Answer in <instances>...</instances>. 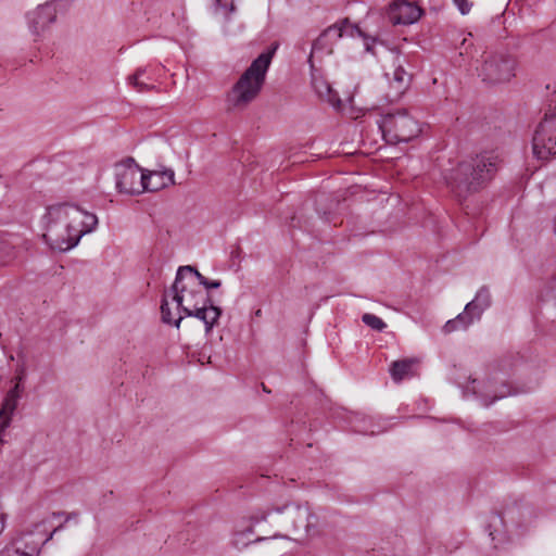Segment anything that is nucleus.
I'll list each match as a JSON object with an SVG mask.
<instances>
[{"label": "nucleus", "instance_id": "nucleus-1", "mask_svg": "<svg viewBox=\"0 0 556 556\" xmlns=\"http://www.w3.org/2000/svg\"><path fill=\"white\" fill-rule=\"evenodd\" d=\"M42 239L53 251L66 252L75 248L80 239L98 225V218L77 205L53 204L41 217Z\"/></svg>", "mask_w": 556, "mask_h": 556}, {"label": "nucleus", "instance_id": "nucleus-2", "mask_svg": "<svg viewBox=\"0 0 556 556\" xmlns=\"http://www.w3.org/2000/svg\"><path fill=\"white\" fill-rule=\"evenodd\" d=\"M200 273L191 266L178 269L173 285V302L176 308H181L187 316L202 320L205 331L210 332L220 317L222 309L213 305L205 288L199 280Z\"/></svg>", "mask_w": 556, "mask_h": 556}, {"label": "nucleus", "instance_id": "nucleus-3", "mask_svg": "<svg viewBox=\"0 0 556 556\" xmlns=\"http://www.w3.org/2000/svg\"><path fill=\"white\" fill-rule=\"evenodd\" d=\"M498 157L484 152L469 161L460 162L445 177L446 184L458 197L478 191L497 170Z\"/></svg>", "mask_w": 556, "mask_h": 556}, {"label": "nucleus", "instance_id": "nucleus-4", "mask_svg": "<svg viewBox=\"0 0 556 556\" xmlns=\"http://www.w3.org/2000/svg\"><path fill=\"white\" fill-rule=\"evenodd\" d=\"M274 51L260 54L240 76L227 93L226 102L229 109L247 108L260 93L266 73L271 62Z\"/></svg>", "mask_w": 556, "mask_h": 556}, {"label": "nucleus", "instance_id": "nucleus-5", "mask_svg": "<svg viewBox=\"0 0 556 556\" xmlns=\"http://www.w3.org/2000/svg\"><path fill=\"white\" fill-rule=\"evenodd\" d=\"M47 520V517L29 515L22 530L0 552V556H39L41 546L52 539L55 531H50Z\"/></svg>", "mask_w": 556, "mask_h": 556}, {"label": "nucleus", "instance_id": "nucleus-6", "mask_svg": "<svg viewBox=\"0 0 556 556\" xmlns=\"http://www.w3.org/2000/svg\"><path fill=\"white\" fill-rule=\"evenodd\" d=\"M379 128L390 144L408 142L421 132L420 123L407 110L387 113L382 116Z\"/></svg>", "mask_w": 556, "mask_h": 556}, {"label": "nucleus", "instance_id": "nucleus-7", "mask_svg": "<svg viewBox=\"0 0 556 556\" xmlns=\"http://www.w3.org/2000/svg\"><path fill=\"white\" fill-rule=\"evenodd\" d=\"M516 59L507 53H490L483 56L477 67L482 81L495 85L509 81L516 74Z\"/></svg>", "mask_w": 556, "mask_h": 556}, {"label": "nucleus", "instance_id": "nucleus-8", "mask_svg": "<svg viewBox=\"0 0 556 556\" xmlns=\"http://www.w3.org/2000/svg\"><path fill=\"white\" fill-rule=\"evenodd\" d=\"M532 155L547 161L556 155V108L546 113L536 126L532 137Z\"/></svg>", "mask_w": 556, "mask_h": 556}, {"label": "nucleus", "instance_id": "nucleus-9", "mask_svg": "<svg viewBox=\"0 0 556 556\" xmlns=\"http://www.w3.org/2000/svg\"><path fill=\"white\" fill-rule=\"evenodd\" d=\"M344 36L364 37L366 50L369 52L371 51V46L368 42L369 38L364 36L361 28L349 23L348 21H343L340 24L329 26L318 36V38L313 42L309 60L315 53H332L333 45L338 41V39Z\"/></svg>", "mask_w": 556, "mask_h": 556}, {"label": "nucleus", "instance_id": "nucleus-10", "mask_svg": "<svg viewBox=\"0 0 556 556\" xmlns=\"http://www.w3.org/2000/svg\"><path fill=\"white\" fill-rule=\"evenodd\" d=\"M116 188L122 193L140 194L143 192V169L128 157L115 165Z\"/></svg>", "mask_w": 556, "mask_h": 556}, {"label": "nucleus", "instance_id": "nucleus-11", "mask_svg": "<svg viewBox=\"0 0 556 556\" xmlns=\"http://www.w3.org/2000/svg\"><path fill=\"white\" fill-rule=\"evenodd\" d=\"M490 305V293L485 289L478 291L475 300L469 302L464 313L459 314L455 319L448 320L443 330L446 333L458 329H466L475 318H479L482 311Z\"/></svg>", "mask_w": 556, "mask_h": 556}, {"label": "nucleus", "instance_id": "nucleus-12", "mask_svg": "<svg viewBox=\"0 0 556 556\" xmlns=\"http://www.w3.org/2000/svg\"><path fill=\"white\" fill-rule=\"evenodd\" d=\"M285 511L293 523L295 532L303 530L306 536H314L317 534L318 518L311 513L308 506L301 505H287Z\"/></svg>", "mask_w": 556, "mask_h": 556}, {"label": "nucleus", "instance_id": "nucleus-13", "mask_svg": "<svg viewBox=\"0 0 556 556\" xmlns=\"http://www.w3.org/2000/svg\"><path fill=\"white\" fill-rule=\"evenodd\" d=\"M422 10L407 0H395L388 10V18L393 25L413 24L420 18Z\"/></svg>", "mask_w": 556, "mask_h": 556}, {"label": "nucleus", "instance_id": "nucleus-14", "mask_svg": "<svg viewBox=\"0 0 556 556\" xmlns=\"http://www.w3.org/2000/svg\"><path fill=\"white\" fill-rule=\"evenodd\" d=\"M56 17L55 7L50 3L37 7L27 14L29 28L34 35L39 36L54 22Z\"/></svg>", "mask_w": 556, "mask_h": 556}, {"label": "nucleus", "instance_id": "nucleus-15", "mask_svg": "<svg viewBox=\"0 0 556 556\" xmlns=\"http://www.w3.org/2000/svg\"><path fill=\"white\" fill-rule=\"evenodd\" d=\"M173 184L174 172L172 169L143 170V192H155Z\"/></svg>", "mask_w": 556, "mask_h": 556}, {"label": "nucleus", "instance_id": "nucleus-16", "mask_svg": "<svg viewBox=\"0 0 556 556\" xmlns=\"http://www.w3.org/2000/svg\"><path fill=\"white\" fill-rule=\"evenodd\" d=\"M471 384H472L471 387L468 386L466 388L467 391H471L473 394H479L481 396V399L483 400L485 406H489L494 401L505 397L506 395L510 394V392L508 391L506 386L502 387L505 390L497 392L494 389V384L491 382H488V384L484 386V389H485L484 391H482L480 389V382H478L476 379H473L471 381Z\"/></svg>", "mask_w": 556, "mask_h": 556}, {"label": "nucleus", "instance_id": "nucleus-17", "mask_svg": "<svg viewBox=\"0 0 556 556\" xmlns=\"http://www.w3.org/2000/svg\"><path fill=\"white\" fill-rule=\"evenodd\" d=\"M412 75L397 63L390 79L391 88L394 89L393 98L401 97L410 84Z\"/></svg>", "mask_w": 556, "mask_h": 556}, {"label": "nucleus", "instance_id": "nucleus-18", "mask_svg": "<svg viewBox=\"0 0 556 556\" xmlns=\"http://www.w3.org/2000/svg\"><path fill=\"white\" fill-rule=\"evenodd\" d=\"M417 363L418 361L416 358H404L393 362L390 368L392 379L400 382L403 379L413 376V368Z\"/></svg>", "mask_w": 556, "mask_h": 556}, {"label": "nucleus", "instance_id": "nucleus-19", "mask_svg": "<svg viewBox=\"0 0 556 556\" xmlns=\"http://www.w3.org/2000/svg\"><path fill=\"white\" fill-rule=\"evenodd\" d=\"M313 86L316 92L318 93L319 98L326 100L332 105H337L340 103V98L337 91H334L331 85L324 78L314 77Z\"/></svg>", "mask_w": 556, "mask_h": 556}, {"label": "nucleus", "instance_id": "nucleus-20", "mask_svg": "<svg viewBox=\"0 0 556 556\" xmlns=\"http://www.w3.org/2000/svg\"><path fill=\"white\" fill-rule=\"evenodd\" d=\"M253 526L252 525H241L237 526L235 534H233V543L236 547L243 548L248 546L251 542H258L264 540L263 538H255Z\"/></svg>", "mask_w": 556, "mask_h": 556}, {"label": "nucleus", "instance_id": "nucleus-21", "mask_svg": "<svg viewBox=\"0 0 556 556\" xmlns=\"http://www.w3.org/2000/svg\"><path fill=\"white\" fill-rule=\"evenodd\" d=\"M147 75V68H138L131 76L128 77L129 85H131L137 91L143 92L149 91L153 88L148 80H151L150 77H147V80L143 77Z\"/></svg>", "mask_w": 556, "mask_h": 556}, {"label": "nucleus", "instance_id": "nucleus-22", "mask_svg": "<svg viewBox=\"0 0 556 556\" xmlns=\"http://www.w3.org/2000/svg\"><path fill=\"white\" fill-rule=\"evenodd\" d=\"M18 397H16L13 393H7L2 406L0 408V413L4 416H8L12 419V416L17 407Z\"/></svg>", "mask_w": 556, "mask_h": 556}, {"label": "nucleus", "instance_id": "nucleus-23", "mask_svg": "<svg viewBox=\"0 0 556 556\" xmlns=\"http://www.w3.org/2000/svg\"><path fill=\"white\" fill-rule=\"evenodd\" d=\"M161 314H162V320L169 325H175L177 328L179 327L182 317L179 316L178 318H174L173 313L169 307V302L167 301L166 296H164L161 305Z\"/></svg>", "mask_w": 556, "mask_h": 556}, {"label": "nucleus", "instance_id": "nucleus-24", "mask_svg": "<svg viewBox=\"0 0 556 556\" xmlns=\"http://www.w3.org/2000/svg\"><path fill=\"white\" fill-rule=\"evenodd\" d=\"M362 320L365 325L377 331H382L387 327V324L380 317L370 313L364 314Z\"/></svg>", "mask_w": 556, "mask_h": 556}, {"label": "nucleus", "instance_id": "nucleus-25", "mask_svg": "<svg viewBox=\"0 0 556 556\" xmlns=\"http://www.w3.org/2000/svg\"><path fill=\"white\" fill-rule=\"evenodd\" d=\"M453 2L463 15L468 14L471 11L473 4L469 0H453Z\"/></svg>", "mask_w": 556, "mask_h": 556}, {"label": "nucleus", "instance_id": "nucleus-26", "mask_svg": "<svg viewBox=\"0 0 556 556\" xmlns=\"http://www.w3.org/2000/svg\"><path fill=\"white\" fill-rule=\"evenodd\" d=\"M199 280H201V286L205 288V291L208 292V289L220 287L219 280H208L203 275L200 274Z\"/></svg>", "mask_w": 556, "mask_h": 556}, {"label": "nucleus", "instance_id": "nucleus-27", "mask_svg": "<svg viewBox=\"0 0 556 556\" xmlns=\"http://www.w3.org/2000/svg\"><path fill=\"white\" fill-rule=\"evenodd\" d=\"M11 418L8 417V416H3L1 413H0V445L2 444L3 440H2V435H3V432L4 430L10 426L11 424Z\"/></svg>", "mask_w": 556, "mask_h": 556}, {"label": "nucleus", "instance_id": "nucleus-28", "mask_svg": "<svg viewBox=\"0 0 556 556\" xmlns=\"http://www.w3.org/2000/svg\"><path fill=\"white\" fill-rule=\"evenodd\" d=\"M546 298H556V278H553L546 287Z\"/></svg>", "mask_w": 556, "mask_h": 556}, {"label": "nucleus", "instance_id": "nucleus-29", "mask_svg": "<svg viewBox=\"0 0 556 556\" xmlns=\"http://www.w3.org/2000/svg\"><path fill=\"white\" fill-rule=\"evenodd\" d=\"M26 376V369H25V366L22 365V366H18L17 369H16V376L14 378V381L16 382H23L24 378Z\"/></svg>", "mask_w": 556, "mask_h": 556}, {"label": "nucleus", "instance_id": "nucleus-30", "mask_svg": "<svg viewBox=\"0 0 556 556\" xmlns=\"http://www.w3.org/2000/svg\"><path fill=\"white\" fill-rule=\"evenodd\" d=\"M22 392H23V386H22V382H16V381H15L14 387H13L11 390H9V392H8V393H13V394H15V395H16V397H18V399H20V397H21Z\"/></svg>", "mask_w": 556, "mask_h": 556}, {"label": "nucleus", "instance_id": "nucleus-31", "mask_svg": "<svg viewBox=\"0 0 556 556\" xmlns=\"http://www.w3.org/2000/svg\"><path fill=\"white\" fill-rule=\"evenodd\" d=\"M215 1H216V4L219 7L225 8V9L229 8L230 12L235 11V5L232 2L228 3L227 0H215Z\"/></svg>", "mask_w": 556, "mask_h": 556}, {"label": "nucleus", "instance_id": "nucleus-32", "mask_svg": "<svg viewBox=\"0 0 556 556\" xmlns=\"http://www.w3.org/2000/svg\"><path fill=\"white\" fill-rule=\"evenodd\" d=\"M7 515L0 509V534L3 532L5 527Z\"/></svg>", "mask_w": 556, "mask_h": 556}, {"label": "nucleus", "instance_id": "nucleus-33", "mask_svg": "<svg viewBox=\"0 0 556 556\" xmlns=\"http://www.w3.org/2000/svg\"><path fill=\"white\" fill-rule=\"evenodd\" d=\"M467 42H468V40L466 38H464L463 41H462V45H460V52H459L460 55L464 54L463 50H465V53H468V47H470L471 43L469 42L467 45Z\"/></svg>", "mask_w": 556, "mask_h": 556}, {"label": "nucleus", "instance_id": "nucleus-34", "mask_svg": "<svg viewBox=\"0 0 556 556\" xmlns=\"http://www.w3.org/2000/svg\"><path fill=\"white\" fill-rule=\"evenodd\" d=\"M253 519H254V521H255V522H258V521H261V520H265V519H266V515H265V514H263L261 517H256V516H254V517H253Z\"/></svg>", "mask_w": 556, "mask_h": 556}, {"label": "nucleus", "instance_id": "nucleus-35", "mask_svg": "<svg viewBox=\"0 0 556 556\" xmlns=\"http://www.w3.org/2000/svg\"><path fill=\"white\" fill-rule=\"evenodd\" d=\"M254 315H255V317H261L262 316V309L261 308L256 309Z\"/></svg>", "mask_w": 556, "mask_h": 556}, {"label": "nucleus", "instance_id": "nucleus-36", "mask_svg": "<svg viewBox=\"0 0 556 556\" xmlns=\"http://www.w3.org/2000/svg\"><path fill=\"white\" fill-rule=\"evenodd\" d=\"M490 535L492 536V540H494L495 538L493 536V532L490 531Z\"/></svg>", "mask_w": 556, "mask_h": 556}]
</instances>
